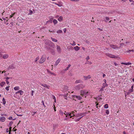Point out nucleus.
<instances>
[{
	"instance_id": "5",
	"label": "nucleus",
	"mask_w": 134,
	"mask_h": 134,
	"mask_svg": "<svg viewBox=\"0 0 134 134\" xmlns=\"http://www.w3.org/2000/svg\"><path fill=\"white\" fill-rule=\"evenodd\" d=\"M65 113H64V114L66 115V116L67 117L68 116H70V118H71L73 116H71V114H70V113L69 112H65Z\"/></svg>"
},
{
	"instance_id": "58",
	"label": "nucleus",
	"mask_w": 134,
	"mask_h": 134,
	"mask_svg": "<svg viewBox=\"0 0 134 134\" xmlns=\"http://www.w3.org/2000/svg\"><path fill=\"white\" fill-rule=\"evenodd\" d=\"M6 81L7 84H8L9 83V82L8 80H6Z\"/></svg>"
},
{
	"instance_id": "64",
	"label": "nucleus",
	"mask_w": 134,
	"mask_h": 134,
	"mask_svg": "<svg viewBox=\"0 0 134 134\" xmlns=\"http://www.w3.org/2000/svg\"><path fill=\"white\" fill-rule=\"evenodd\" d=\"M134 5V1H133V2H132L131 3V5Z\"/></svg>"
},
{
	"instance_id": "27",
	"label": "nucleus",
	"mask_w": 134,
	"mask_h": 134,
	"mask_svg": "<svg viewBox=\"0 0 134 134\" xmlns=\"http://www.w3.org/2000/svg\"><path fill=\"white\" fill-rule=\"evenodd\" d=\"M62 31L61 30H59L57 32V33H62Z\"/></svg>"
},
{
	"instance_id": "40",
	"label": "nucleus",
	"mask_w": 134,
	"mask_h": 134,
	"mask_svg": "<svg viewBox=\"0 0 134 134\" xmlns=\"http://www.w3.org/2000/svg\"><path fill=\"white\" fill-rule=\"evenodd\" d=\"M39 59V58L38 57H37L36 58V60H35V62H36Z\"/></svg>"
},
{
	"instance_id": "55",
	"label": "nucleus",
	"mask_w": 134,
	"mask_h": 134,
	"mask_svg": "<svg viewBox=\"0 0 134 134\" xmlns=\"http://www.w3.org/2000/svg\"><path fill=\"white\" fill-rule=\"evenodd\" d=\"M33 113L34 114L32 115L34 116V114H35L37 113V111H35V112L34 111V112H33Z\"/></svg>"
},
{
	"instance_id": "39",
	"label": "nucleus",
	"mask_w": 134,
	"mask_h": 134,
	"mask_svg": "<svg viewBox=\"0 0 134 134\" xmlns=\"http://www.w3.org/2000/svg\"><path fill=\"white\" fill-rule=\"evenodd\" d=\"M84 114H85L84 113H80V114H78V115L79 116H81L82 115H84Z\"/></svg>"
},
{
	"instance_id": "6",
	"label": "nucleus",
	"mask_w": 134,
	"mask_h": 134,
	"mask_svg": "<svg viewBox=\"0 0 134 134\" xmlns=\"http://www.w3.org/2000/svg\"><path fill=\"white\" fill-rule=\"evenodd\" d=\"M57 49L58 52L59 53H61V48L58 45H57Z\"/></svg>"
},
{
	"instance_id": "56",
	"label": "nucleus",
	"mask_w": 134,
	"mask_h": 134,
	"mask_svg": "<svg viewBox=\"0 0 134 134\" xmlns=\"http://www.w3.org/2000/svg\"><path fill=\"white\" fill-rule=\"evenodd\" d=\"M50 74H52V75H55V74H54V73H53V72H50Z\"/></svg>"
},
{
	"instance_id": "1",
	"label": "nucleus",
	"mask_w": 134,
	"mask_h": 134,
	"mask_svg": "<svg viewBox=\"0 0 134 134\" xmlns=\"http://www.w3.org/2000/svg\"><path fill=\"white\" fill-rule=\"evenodd\" d=\"M45 44V47L47 50L51 49V47L54 48V43L53 42L49 41L46 42Z\"/></svg>"
},
{
	"instance_id": "46",
	"label": "nucleus",
	"mask_w": 134,
	"mask_h": 134,
	"mask_svg": "<svg viewBox=\"0 0 134 134\" xmlns=\"http://www.w3.org/2000/svg\"><path fill=\"white\" fill-rule=\"evenodd\" d=\"M74 120L76 122H77V121H79L80 120L79 119V118L77 119H75Z\"/></svg>"
},
{
	"instance_id": "36",
	"label": "nucleus",
	"mask_w": 134,
	"mask_h": 134,
	"mask_svg": "<svg viewBox=\"0 0 134 134\" xmlns=\"http://www.w3.org/2000/svg\"><path fill=\"white\" fill-rule=\"evenodd\" d=\"M72 45V46H75L76 45V43L74 41H73V43L72 44H71Z\"/></svg>"
},
{
	"instance_id": "45",
	"label": "nucleus",
	"mask_w": 134,
	"mask_h": 134,
	"mask_svg": "<svg viewBox=\"0 0 134 134\" xmlns=\"http://www.w3.org/2000/svg\"><path fill=\"white\" fill-rule=\"evenodd\" d=\"M34 92V91H31V96H33V93Z\"/></svg>"
},
{
	"instance_id": "37",
	"label": "nucleus",
	"mask_w": 134,
	"mask_h": 134,
	"mask_svg": "<svg viewBox=\"0 0 134 134\" xmlns=\"http://www.w3.org/2000/svg\"><path fill=\"white\" fill-rule=\"evenodd\" d=\"M59 113L60 115H63L64 114V113L61 110H60V111Z\"/></svg>"
},
{
	"instance_id": "61",
	"label": "nucleus",
	"mask_w": 134,
	"mask_h": 134,
	"mask_svg": "<svg viewBox=\"0 0 134 134\" xmlns=\"http://www.w3.org/2000/svg\"><path fill=\"white\" fill-rule=\"evenodd\" d=\"M16 127L15 126V127H14V128H13V129H14V131H16V130H17V129H15V128Z\"/></svg>"
},
{
	"instance_id": "50",
	"label": "nucleus",
	"mask_w": 134,
	"mask_h": 134,
	"mask_svg": "<svg viewBox=\"0 0 134 134\" xmlns=\"http://www.w3.org/2000/svg\"><path fill=\"white\" fill-rule=\"evenodd\" d=\"M129 91L131 93L133 92V90L131 89H130L129 90Z\"/></svg>"
},
{
	"instance_id": "21",
	"label": "nucleus",
	"mask_w": 134,
	"mask_h": 134,
	"mask_svg": "<svg viewBox=\"0 0 134 134\" xmlns=\"http://www.w3.org/2000/svg\"><path fill=\"white\" fill-rule=\"evenodd\" d=\"M3 103L4 105L6 103V101L4 98H3L2 99Z\"/></svg>"
},
{
	"instance_id": "15",
	"label": "nucleus",
	"mask_w": 134,
	"mask_h": 134,
	"mask_svg": "<svg viewBox=\"0 0 134 134\" xmlns=\"http://www.w3.org/2000/svg\"><path fill=\"white\" fill-rule=\"evenodd\" d=\"M74 49L76 51H77L80 49V48L78 46H76L74 47Z\"/></svg>"
},
{
	"instance_id": "11",
	"label": "nucleus",
	"mask_w": 134,
	"mask_h": 134,
	"mask_svg": "<svg viewBox=\"0 0 134 134\" xmlns=\"http://www.w3.org/2000/svg\"><path fill=\"white\" fill-rule=\"evenodd\" d=\"M83 77L85 80H87L88 79H90L91 78V77L90 76V75H88V76H84Z\"/></svg>"
},
{
	"instance_id": "60",
	"label": "nucleus",
	"mask_w": 134,
	"mask_h": 134,
	"mask_svg": "<svg viewBox=\"0 0 134 134\" xmlns=\"http://www.w3.org/2000/svg\"><path fill=\"white\" fill-rule=\"evenodd\" d=\"M103 81L104 82V83H106V80L105 79H104L103 80Z\"/></svg>"
},
{
	"instance_id": "9",
	"label": "nucleus",
	"mask_w": 134,
	"mask_h": 134,
	"mask_svg": "<svg viewBox=\"0 0 134 134\" xmlns=\"http://www.w3.org/2000/svg\"><path fill=\"white\" fill-rule=\"evenodd\" d=\"M19 93H20L21 95H22L24 93V92L21 90H20L18 92H15V94H17Z\"/></svg>"
},
{
	"instance_id": "47",
	"label": "nucleus",
	"mask_w": 134,
	"mask_h": 134,
	"mask_svg": "<svg viewBox=\"0 0 134 134\" xmlns=\"http://www.w3.org/2000/svg\"><path fill=\"white\" fill-rule=\"evenodd\" d=\"M104 88H103V87H102V88L100 89V90L99 91V92H102L103 90V89Z\"/></svg>"
},
{
	"instance_id": "41",
	"label": "nucleus",
	"mask_w": 134,
	"mask_h": 134,
	"mask_svg": "<svg viewBox=\"0 0 134 134\" xmlns=\"http://www.w3.org/2000/svg\"><path fill=\"white\" fill-rule=\"evenodd\" d=\"M30 13H29V14H31L32 13V10L30 9L29 10Z\"/></svg>"
},
{
	"instance_id": "12",
	"label": "nucleus",
	"mask_w": 134,
	"mask_h": 134,
	"mask_svg": "<svg viewBox=\"0 0 134 134\" xmlns=\"http://www.w3.org/2000/svg\"><path fill=\"white\" fill-rule=\"evenodd\" d=\"M40 85L45 87H47L49 89V88L48 87H49V86H47V85L45 84H43L42 83H40Z\"/></svg>"
},
{
	"instance_id": "29",
	"label": "nucleus",
	"mask_w": 134,
	"mask_h": 134,
	"mask_svg": "<svg viewBox=\"0 0 134 134\" xmlns=\"http://www.w3.org/2000/svg\"><path fill=\"white\" fill-rule=\"evenodd\" d=\"M15 14V13H14L13 14H11V15H10V18H12L13 16Z\"/></svg>"
},
{
	"instance_id": "52",
	"label": "nucleus",
	"mask_w": 134,
	"mask_h": 134,
	"mask_svg": "<svg viewBox=\"0 0 134 134\" xmlns=\"http://www.w3.org/2000/svg\"><path fill=\"white\" fill-rule=\"evenodd\" d=\"M77 96L76 95H73L72 96V97L74 98H76Z\"/></svg>"
},
{
	"instance_id": "2",
	"label": "nucleus",
	"mask_w": 134,
	"mask_h": 134,
	"mask_svg": "<svg viewBox=\"0 0 134 134\" xmlns=\"http://www.w3.org/2000/svg\"><path fill=\"white\" fill-rule=\"evenodd\" d=\"M83 86L82 84H80L75 87V89L76 90H79L80 89L82 88Z\"/></svg>"
},
{
	"instance_id": "33",
	"label": "nucleus",
	"mask_w": 134,
	"mask_h": 134,
	"mask_svg": "<svg viewBox=\"0 0 134 134\" xmlns=\"http://www.w3.org/2000/svg\"><path fill=\"white\" fill-rule=\"evenodd\" d=\"M71 66V65L70 64H69L68 66L66 68V69H65V70H68V69L69 68V67H70Z\"/></svg>"
},
{
	"instance_id": "54",
	"label": "nucleus",
	"mask_w": 134,
	"mask_h": 134,
	"mask_svg": "<svg viewBox=\"0 0 134 134\" xmlns=\"http://www.w3.org/2000/svg\"><path fill=\"white\" fill-rule=\"evenodd\" d=\"M71 113L72 114V115H73V116H74L75 115L74 114L75 113V112L72 111V112Z\"/></svg>"
},
{
	"instance_id": "26",
	"label": "nucleus",
	"mask_w": 134,
	"mask_h": 134,
	"mask_svg": "<svg viewBox=\"0 0 134 134\" xmlns=\"http://www.w3.org/2000/svg\"><path fill=\"white\" fill-rule=\"evenodd\" d=\"M16 118L13 119L12 117V116H10L8 118V119L9 120H15Z\"/></svg>"
},
{
	"instance_id": "59",
	"label": "nucleus",
	"mask_w": 134,
	"mask_h": 134,
	"mask_svg": "<svg viewBox=\"0 0 134 134\" xmlns=\"http://www.w3.org/2000/svg\"><path fill=\"white\" fill-rule=\"evenodd\" d=\"M114 64L115 65V66H116L118 65V64H117L115 62H114Z\"/></svg>"
},
{
	"instance_id": "30",
	"label": "nucleus",
	"mask_w": 134,
	"mask_h": 134,
	"mask_svg": "<svg viewBox=\"0 0 134 134\" xmlns=\"http://www.w3.org/2000/svg\"><path fill=\"white\" fill-rule=\"evenodd\" d=\"M8 57V56L7 55H4L3 56V58L4 59L7 58Z\"/></svg>"
},
{
	"instance_id": "10",
	"label": "nucleus",
	"mask_w": 134,
	"mask_h": 134,
	"mask_svg": "<svg viewBox=\"0 0 134 134\" xmlns=\"http://www.w3.org/2000/svg\"><path fill=\"white\" fill-rule=\"evenodd\" d=\"M5 117H1L0 118V121L2 122H4L5 121Z\"/></svg>"
},
{
	"instance_id": "4",
	"label": "nucleus",
	"mask_w": 134,
	"mask_h": 134,
	"mask_svg": "<svg viewBox=\"0 0 134 134\" xmlns=\"http://www.w3.org/2000/svg\"><path fill=\"white\" fill-rule=\"evenodd\" d=\"M107 55L108 56V57L110 58H116L117 57H116L115 56V55H112L111 54L107 53Z\"/></svg>"
},
{
	"instance_id": "17",
	"label": "nucleus",
	"mask_w": 134,
	"mask_h": 134,
	"mask_svg": "<svg viewBox=\"0 0 134 134\" xmlns=\"http://www.w3.org/2000/svg\"><path fill=\"white\" fill-rule=\"evenodd\" d=\"M82 82L81 80H77L75 82V83H80Z\"/></svg>"
},
{
	"instance_id": "22",
	"label": "nucleus",
	"mask_w": 134,
	"mask_h": 134,
	"mask_svg": "<svg viewBox=\"0 0 134 134\" xmlns=\"http://www.w3.org/2000/svg\"><path fill=\"white\" fill-rule=\"evenodd\" d=\"M19 89V86H16L14 88V89L15 90H18Z\"/></svg>"
},
{
	"instance_id": "43",
	"label": "nucleus",
	"mask_w": 134,
	"mask_h": 134,
	"mask_svg": "<svg viewBox=\"0 0 134 134\" xmlns=\"http://www.w3.org/2000/svg\"><path fill=\"white\" fill-rule=\"evenodd\" d=\"M42 104L43 105V106L44 107H46V106L44 104V102L43 101V100H42Z\"/></svg>"
},
{
	"instance_id": "24",
	"label": "nucleus",
	"mask_w": 134,
	"mask_h": 134,
	"mask_svg": "<svg viewBox=\"0 0 134 134\" xmlns=\"http://www.w3.org/2000/svg\"><path fill=\"white\" fill-rule=\"evenodd\" d=\"M53 22L54 24H56L57 23L58 21L57 20L54 19L53 21Z\"/></svg>"
},
{
	"instance_id": "14",
	"label": "nucleus",
	"mask_w": 134,
	"mask_h": 134,
	"mask_svg": "<svg viewBox=\"0 0 134 134\" xmlns=\"http://www.w3.org/2000/svg\"><path fill=\"white\" fill-rule=\"evenodd\" d=\"M5 84V82L3 81L2 82L0 83V86L2 87L3 85H4Z\"/></svg>"
},
{
	"instance_id": "51",
	"label": "nucleus",
	"mask_w": 134,
	"mask_h": 134,
	"mask_svg": "<svg viewBox=\"0 0 134 134\" xmlns=\"http://www.w3.org/2000/svg\"><path fill=\"white\" fill-rule=\"evenodd\" d=\"M66 28H64L63 29V31L64 33H65L66 32Z\"/></svg>"
},
{
	"instance_id": "49",
	"label": "nucleus",
	"mask_w": 134,
	"mask_h": 134,
	"mask_svg": "<svg viewBox=\"0 0 134 134\" xmlns=\"http://www.w3.org/2000/svg\"><path fill=\"white\" fill-rule=\"evenodd\" d=\"M105 19L107 20H108L109 19V18L107 17H105Z\"/></svg>"
},
{
	"instance_id": "48",
	"label": "nucleus",
	"mask_w": 134,
	"mask_h": 134,
	"mask_svg": "<svg viewBox=\"0 0 134 134\" xmlns=\"http://www.w3.org/2000/svg\"><path fill=\"white\" fill-rule=\"evenodd\" d=\"M50 49L51 50V51L52 53L54 52V50L53 49L51 48V49Z\"/></svg>"
},
{
	"instance_id": "28",
	"label": "nucleus",
	"mask_w": 134,
	"mask_h": 134,
	"mask_svg": "<svg viewBox=\"0 0 134 134\" xmlns=\"http://www.w3.org/2000/svg\"><path fill=\"white\" fill-rule=\"evenodd\" d=\"M131 52H134V50H129L127 51V52L128 53H130Z\"/></svg>"
},
{
	"instance_id": "32",
	"label": "nucleus",
	"mask_w": 134,
	"mask_h": 134,
	"mask_svg": "<svg viewBox=\"0 0 134 134\" xmlns=\"http://www.w3.org/2000/svg\"><path fill=\"white\" fill-rule=\"evenodd\" d=\"M62 96L65 99H67V96L66 94L63 95Z\"/></svg>"
},
{
	"instance_id": "62",
	"label": "nucleus",
	"mask_w": 134,
	"mask_h": 134,
	"mask_svg": "<svg viewBox=\"0 0 134 134\" xmlns=\"http://www.w3.org/2000/svg\"><path fill=\"white\" fill-rule=\"evenodd\" d=\"M9 130H8V129H7L6 130V131L7 132H8Z\"/></svg>"
},
{
	"instance_id": "13",
	"label": "nucleus",
	"mask_w": 134,
	"mask_h": 134,
	"mask_svg": "<svg viewBox=\"0 0 134 134\" xmlns=\"http://www.w3.org/2000/svg\"><path fill=\"white\" fill-rule=\"evenodd\" d=\"M9 68L12 69L15 68L14 65L13 64H12L9 67Z\"/></svg>"
},
{
	"instance_id": "7",
	"label": "nucleus",
	"mask_w": 134,
	"mask_h": 134,
	"mask_svg": "<svg viewBox=\"0 0 134 134\" xmlns=\"http://www.w3.org/2000/svg\"><path fill=\"white\" fill-rule=\"evenodd\" d=\"M88 93V92L85 90L81 91V94H82V95L86 94Z\"/></svg>"
},
{
	"instance_id": "19",
	"label": "nucleus",
	"mask_w": 134,
	"mask_h": 134,
	"mask_svg": "<svg viewBox=\"0 0 134 134\" xmlns=\"http://www.w3.org/2000/svg\"><path fill=\"white\" fill-rule=\"evenodd\" d=\"M58 20L59 21H61L63 20V17L62 16H60L58 19Z\"/></svg>"
},
{
	"instance_id": "8",
	"label": "nucleus",
	"mask_w": 134,
	"mask_h": 134,
	"mask_svg": "<svg viewBox=\"0 0 134 134\" xmlns=\"http://www.w3.org/2000/svg\"><path fill=\"white\" fill-rule=\"evenodd\" d=\"M60 61V59H58L55 62L54 66H55L59 64Z\"/></svg>"
},
{
	"instance_id": "35",
	"label": "nucleus",
	"mask_w": 134,
	"mask_h": 134,
	"mask_svg": "<svg viewBox=\"0 0 134 134\" xmlns=\"http://www.w3.org/2000/svg\"><path fill=\"white\" fill-rule=\"evenodd\" d=\"M125 65H131V63L128 62V63H125Z\"/></svg>"
},
{
	"instance_id": "20",
	"label": "nucleus",
	"mask_w": 134,
	"mask_h": 134,
	"mask_svg": "<svg viewBox=\"0 0 134 134\" xmlns=\"http://www.w3.org/2000/svg\"><path fill=\"white\" fill-rule=\"evenodd\" d=\"M51 38L53 42H57V40L56 39L53 38L52 37H51Z\"/></svg>"
},
{
	"instance_id": "63",
	"label": "nucleus",
	"mask_w": 134,
	"mask_h": 134,
	"mask_svg": "<svg viewBox=\"0 0 134 134\" xmlns=\"http://www.w3.org/2000/svg\"><path fill=\"white\" fill-rule=\"evenodd\" d=\"M85 42L86 43H88L89 42L87 40H86V41H85Z\"/></svg>"
},
{
	"instance_id": "25",
	"label": "nucleus",
	"mask_w": 134,
	"mask_h": 134,
	"mask_svg": "<svg viewBox=\"0 0 134 134\" xmlns=\"http://www.w3.org/2000/svg\"><path fill=\"white\" fill-rule=\"evenodd\" d=\"M76 98L78 100H81L82 98L80 96H77Z\"/></svg>"
},
{
	"instance_id": "42",
	"label": "nucleus",
	"mask_w": 134,
	"mask_h": 134,
	"mask_svg": "<svg viewBox=\"0 0 134 134\" xmlns=\"http://www.w3.org/2000/svg\"><path fill=\"white\" fill-rule=\"evenodd\" d=\"M52 20H49L47 21V23H48L49 22L50 23H52Z\"/></svg>"
},
{
	"instance_id": "16",
	"label": "nucleus",
	"mask_w": 134,
	"mask_h": 134,
	"mask_svg": "<svg viewBox=\"0 0 134 134\" xmlns=\"http://www.w3.org/2000/svg\"><path fill=\"white\" fill-rule=\"evenodd\" d=\"M110 47H111L114 49H115L116 48H117V47H116V46L113 44L111 45H110Z\"/></svg>"
},
{
	"instance_id": "38",
	"label": "nucleus",
	"mask_w": 134,
	"mask_h": 134,
	"mask_svg": "<svg viewBox=\"0 0 134 134\" xmlns=\"http://www.w3.org/2000/svg\"><path fill=\"white\" fill-rule=\"evenodd\" d=\"M52 98L53 99H54L55 102H56V98L54 96H52Z\"/></svg>"
},
{
	"instance_id": "3",
	"label": "nucleus",
	"mask_w": 134,
	"mask_h": 134,
	"mask_svg": "<svg viewBox=\"0 0 134 134\" xmlns=\"http://www.w3.org/2000/svg\"><path fill=\"white\" fill-rule=\"evenodd\" d=\"M45 59H46L45 58L42 56L40 59V60L39 61V63L41 64L42 63L44 62Z\"/></svg>"
},
{
	"instance_id": "53",
	"label": "nucleus",
	"mask_w": 134,
	"mask_h": 134,
	"mask_svg": "<svg viewBox=\"0 0 134 134\" xmlns=\"http://www.w3.org/2000/svg\"><path fill=\"white\" fill-rule=\"evenodd\" d=\"M86 59L87 60H88L90 59V57L89 56H87L86 58Z\"/></svg>"
},
{
	"instance_id": "57",
	"label": "nucleus",
	"mask_w": 134,
	"mask_h": 134,
	"mask_svg": "<svg viewBox=\"0 0 134 134\" xmlns=\"http://www.w3.org/2000/svg\"><path fill=\"white\" fill-rule=\"evenodd\" d=\"M13 121H11L9 123V124H11V125H12V124H13Z\"/></svg>"
},
{
	"instance_id": "23",
	"label": "nucleus",
	"mask_w": 134,
	"mask_h": 134,
	"mask_svg": "<svg viewBox=\"0 0 134 134\" xmlns=\"http://www.w3.org/2000/svg\"><path fill=\"white\" fill-rule=\"evenodd\" d=\"M104 107L105 108L107 109L108 108V105L107 104H105L104 106Z\"/></svg>"
},
{
	"instance_id": "34",
	"label": "nucleus",
	"mask_w": 134,
	"mask_h": 134,
	"mask_svg": "<svg viewBox=\"0 0 134 134\" xmlns=\"http://www.w3.org/2000/svg\"><path fill=\"white\" fill-rule=\"evenodd\" d=\"M109 113V111L108 110H106V113L107 115H108Z\"/></svg>"
},
{
	"instance_id": "18",
	"label": "nucleus",
	"mask_w": 134,
	"mask_h": 134,
	"mask_svg": "<svg viewBox=\"0 0 134 134\" xmlns=\"http://www.w3.org/2000/svg\"><path fill=\"white\" fill-rule=\"evenodd\" d=\"M108 86V85L107 83H103V86L102 87L103 88H104L105 87L107 86Z\"/></svg>"
},
{
	"instance_id": "44",
	"label": "nucleus",
	"mask_w": 134,
	"mask_h": 134,
	"mask_svg": "<svg viewBox=\"0 0 134 134\" xmlns=\"http://www.w3.org/2000/svg\"><path fill=\"white\" fill-rule=\"evenodd\" d=\"M5 79H6V80H8L9 79H12V77H7L6 78H5Z\"/></svg>"
},
{
	"instance_id": "31",
	"label": "nucleus",
	"mask_w": 134,
	"mask_h": 134,
	"mask_svg": "<svg viewBox=\"0 0 134 134\" xmlns=\"http://www.w3.org/2000/svg\"><path fill=\"white\" fill-rule=\"evenodd\" d=\"M9 87L10 86H7L5 88V89L7 91H8L9 90Z\"/></svg>"
}]
</instances>
